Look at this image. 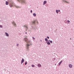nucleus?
Masks as SVG:
<instances>
[{"instance_id":"1a4fd4ad","label":"nucleus","mask_w":74,"mask_h":74,"mask_svg":"<svg viewBox=\"0 0 74 74\" xmlns=\"http://www.w3.org/2000/svg\"><path fill=\"white\" fill-rule=\"evenodd\" d=\"M37 66H38L39 67H41V65L40 64H38L37 65Z\"/></svg>"},{"instance_id":"7ed1b4c3","label":"nucleus","mask_w":74,"mask_h":74,"mask_svg":"<svg viewBox=\"0 0 74 74\" xmlns=\"http://www.w3.org/2000/svg\"><path fill=\"white\" fill-rule=\"evenodd\" d=\"M36 21L34 20V21H32V25H34L35 27H32V29H33V30H36V24L35 23Z\"/></svg>"},{"instance_id":"2eb2a0df","label":"nucleus","mask_w":74,"mask_h":74,"mask_svg":"<svg viewBox=\"0 0 74 74\" xmlns=\"http://www.w3.org/2000/svg\"><path fill=\"white\" fill-rule=\"evenodd\" d=\"M33 15L34 16H36V14L35 13H34L33 14Z\"/></svg>"},{"instance_id":"6e6552de","label":"nucleus","mask_w":74,"mask_h":74,"mask_svg":"<svg viewBox=\"0 0 74 74\" xmlns=\"http://www.w3.org/2000/svg\"><path fill=\"white\" fill-rule=\"evenodd\" d=\"M47 3V1H45L43 2V5H44L45 4H46Z\"/></svg>"},{"instance_id":"9b49d317","label":"nucleus","mask_w":74,"mask_h":74,"mask_svg":"<svg viewBox=\"0 0 74 74\" xmlns=\"http://www.w3.org/2000/svg\"><path fill=\"white\" fill-rule=\"evenodd\" d=\"M69 66L70 68H71L72 67V65L71 64H69Z\"/></svg>"},{"instance_id":"f03ea898","label":"nucleus","mask_w":74,"mask_h":74,"mask_svg":"<svg viewBox=\"0 0 74 74\" xmlns=\"http://www.w3.org/2000/svg\"><path fill=\"white\" fill-rule=\"evenodd\" d=\"M10 8H12L14 6H15L17 8H19L18 6L16 5L14 3V2L12 0H10Z\"/></svg>"},{"instance_id":"0eeeda50","label":"nucleus","mask_w":74,"mask_h":74,"mask_svg":"<svg viewBox=\"0 0 74 74\" xmlns=\"http://www.w3.org/2000/svg\"><path fill=\"white\" fill-rule=\"evenodd\" d=\"M24 62V59L23 58H22L21 61V64H22Z\"/></svg>"},{"instance_id":"aec40b11","label":"nucleus","mask_w":74,"mask_h":74,"mask_svg":"<svg viewBox=\"0 0 74 74\" xmlns=\"http://www.w3.org/2000/svg\"><path fill=\"white\" fill-rule=\"evenodd\" d=\"M50 43L52 44L53 43V41L52 40H51L50 41Z\"/></svg>"},{"instance_id":"f257e3e1","label":"nucleus","mask_w":74,"mask_h":74,"mask_svg":"<svg viewBox=\"0 0 74 74\" xmlns=\"http://www.w3.org/2000/svg\"><path fill=\"white\" fill-rule=\"evenodd\" d=\"M24 40L27 43V44L26 45V49L27 51H29V46H30V45H32V44H28L29 43V41L28 40V39L27 38H24Z\"/></svg>"},{"instance_id":"9d476101","label":"nucleus","mask_w":74,"mask_h":74,"mask_svg":"<svg viewBox=\"0 0 74 74\" xmlns=\"http://www.w3.org/2000/svg\"><path fill=\"white\" fill-rule=\"evenodd\" d=\"M62 1H63V2H66L67 3H69V2H67L66 1H65L64 0H62Z\"/></svg>"},{"instance_id":"f704fd0d","label":"nucleus","mask_w":74,"mask_h":74,"mask_svg":"<svg viewBox=\"0 0 74 74\" xmlns=\"http://www.w3.org/2000/svg\"><path fill=\"white\" fill-rule=\"evenodd\" d=\"M40 41H42V40H40Z\"/></svg>"},{"instance_id":"2f4dec72","label":"nucleus","mask_w":74,"mask_h":74,"mask_svg":"<svg viewBox=\"0 0 74 74\" xmlns=\"http://www.w3.org/2000/svg\"><path fill=\"white\" fill-rule=\"evenodd\" d=\"M48 42L47 41H46V43H47V42Z\"/></svg>"},{"instance_id":"423d86ee","label":"nucleus","mask_w":74,"mask_h":74,"mask_svg":"<svg viewBox=\"0 0 74 74\" xmlns=\"http://www.w3.org/2000/svg\"><path fill=\"white\" fill-rule=\"evenodd\" d=\"M23 27H25V28L26 29V31H27V30L28 29V27L26 25H24V26H23Z\"/></svg>"},{"instance_id":"ddd939ff","label":"nucleus","mask_w":74,"mask_h":74,"mask_svg":"<svg viewBox=\"0 0 74 74\" xmlns=\"http://www.w3.org/2000/svg\"><path fill=\"white\" fill-rule=\"evenodd\" d=\"M63 61L61 60L59 63V66L60 64H61V63Z\"/></svg>"},{"instance_id":"c85d7f7f","label":"nucleus","mask_w":74,"mask_h":74,"mask_svg":"<svg viewBox=\"0 0 74 74\" xmlns=\"http://www.w3.org/2000/svg\"><path fill=\"white\" fill-rule=\"evenodd\" d=\"M60 12V10H58V12Z\"/></svg>"},{"instance_id":"5701e85b","label":"nucleus","mask_w":74,"mask_h":74,"mask_svg":"<svg viewBox=\"0 0 74 74\" xmlns=\"http://www.w3.org/2000/svg\"><path fill=\"white\" fill-rule=\"evenodd\" d=\"M32 38L33 40H35V38H34V37H32Z\"/></svg>"},{"instance_id":"bb28decb","label":"nucleus","mask_w":74,"mask_h":74,"mask_svg":"<svg viewBox=\"0 0 74 74\" xmlns=\"http://www.w3.org/2000/svg\"><path fill=\"white\" fill-rule=\"evenodd\" d=\"M47 39H49V36H47Z\"/></svg>"},{"instance_id":"20e7f679","label":"nucleus","mask_w":74,"mask_h":74,"mask_svg":"<svg viewBox=\"0 0 74 74\" xmlns=\"http://www.w3.org/2000/svg\"><path fill=\"white\" fill-rule=\"evenodd\" d=\"M17 1L21 2L22 4L24 5L26 4V1L25 0H17Z\"/></svg>"},{"instance_id":"393cba45","label":"nucleus","mask_w":74,"mask_h":74,"mask_svg":"<svg viewBox=\"0 0 74 74\" xmlns=\"http://www.w3.org/2000/svg\"><path fill=\"white\" fill-rule=\"evenodd\" d=\"M32 10H31V11H30L31 13H32Z\"/></svg>"},{"instance_id":"b1692460","label":"nucleus","mask_w":74,"mask_h":74,"mask_svg":"<svg viewBox=\"0 0 74 74\" xmlns=\"http://www.w3.org/2000/svg\"><path fill=\"white\" fill-rule=\"evenodd\" d=\"M67 22L68 23H70V21H69V20H67Z\"/></svg>"},{"instance_id":"c9c22d12","label":"nucleus","mask_w":74,"mask_h":74,"mask_svg":"<svg viewBox=\"0 0 74 74\" xmlns=\"http://www.w3.org/2000/svg\"><path fill=\"white\" fill-rule=\"evenodd\" d=\"M56 65V64H55V65Z\"/></svg>"},{"instance_id":"7c9ffc66","label":"nucleus","mask_w":74,"mask_h":74,"mask_svg":"<svg viewBox=\"0 0 74 74\" xmlns=\"http://www.w3.org/2000/svg\"><path fill=\"white\" fill-rule=\"evenodd\" d=\"M25 34H27V32H26L25 33Z\"/></svg>"},{"instance_id":"f3484780","label":"nucleus","mask_w":74,"mask_h":74,"mask_svg":"<svg viewBox=\"0 0 74 74\" xmlns=\"http://www.w3.org/2000/svg\"><path fill=\"white\" fill-rule=\"evenodd\" d=\"M6 5H8V2H7V1H6Z\"/></svg>"},{"instance_id":"4468645a","label":"nucleus","mask_w":74,"mask_h":74,"mask_svg":"<svg viewBox=\"0 0 74 74\" xmlns=\"http://www.w3.org/2000/svg\"><path fill=\"white\" fill-rule=\"evenodd\" d=\"M47 44L48 45H50L51 44V43L50 42H48Z\"/></svg>"},{"instance_id":"f8f14e48","label":"nucleus","mask_w":74,"mask_h":74,"mask_svg":"<svg viewBox=\"0 0 74 74\" xmlns=\"http://www.w3.org/2000/svg\"><path fill=\"white\" fill-rule=\"evenodd\" d=\"M5 34H6V36L8 37L9 36V35H8V34L7 33V32L5 33Z\"/></svg>"},{"instance_id":"c756f323","label":"nucleus","mask_w":74,"mask_h":74,"mask_svg":"<svg viewBox=\"0 0 74 74\" xmlns=\"http://www.w3.org/2000/svg\"><path fill=\"white\" fill-rule=\"evenodd\" d=\"M50 41H51V40H48V41H49V42H50Z\"/></svg>"},{"instance_id":"dca6fc26","label":"nucleus","mask_w":74,"mask_h":74,"mask_svg":"<svg viewBox=\"0 0 74 74\" xmlns=\"http://www.w3.org/2000/svg\"><path fill=\"white\" fill-rule=\"evenodd\" d=\"M45 41H48V39H47V38H45Z\"/></svg>"},{"instance_id":"6ab92c4d","label":"nucleus","mask_w":74,"mask_h":74,"mask_svg":"<svg viewBox=\"0 0 74 74\" xmlns=\"http://www.w3.org/2000/svg\"><path fill=\"white\" fill-rule=\"evenodd\" d=\"M56 13H57V14H58V10H56Z\"/></svg>"},{"instance_id":"cd10ccee","label":"nucleus","mask_w":74,"mask_h":74,"mask_svg":"<svg viewBox=\"0 0 74 74\" xmlns=\"http://www.w3.org/2000/svg\"><path fill=\"white\" fill-rule=\"evenodd\" d=\"M0 27L1 28H2V26L0 25Z\"/></svg>"},{"instance_id":"72a5a7b5","label":"nucleus","mask_w":74,"mask_h":74,"mask_svg":"<svg viewBox=\"0 0 74 74\" xmlns=\"http://www.w3.org/2000/svg\"><path fill=\"white\" fill-rule=\"evenodd\" d=\"M70 39L71 40L72 39L71 38H70Z\"/></svg>"},{"instance_id":"39448f33","label":"nucleus","mask_w":74,"mask_h":74,"mask_svg":"<svg viewBox=\"0 0 74 74\" xmlns=\"http://www.w3.org/2000/svg\"><path fill=\"white\" fill-rule=\"evenodd\" d=\"M12 23L13 25H14L15 27H16V24L15 23L14 21H13L12 22Z\"/></svg>"},{"instance_id":"473e14b6","label":"nucleus","mask_w":74,"mask_h":74,"mask_svg":"<svg viewBox=\"0 0 74 74\" xmlns=\"http://www.w3.org/2000/svg\"><path fill=\"white\" fill-rule=\"evenodd\" d=\"M37 23L38 24V21L37 22Z\"/></svg>"},{"instance_id":"412c9836","label":"nucleus","mask_w":74,"mask_h":74,"mask_svg":"<svg viewBox=\"0 0 74 74\" xmlns=\"http://www.w3.org/2000/svg\"><path fill=\"white\" fill-rule=\"evenodd\" d=\"M27 63V61L25 62V65H26Z\"/></svg>"},{"instance_id":"a878e982","label":"nucleus","mask_w":74,"mask_h":74,"mask_svg":"<svg viewBox=\"0 0 74 74\" xmlns=\"http://www.w3.org/2000/svg\"><path fill=\"white\" fill-rule=\"evenodd\" d=\"M19 46V44H17L16 45V46L17 47H18V46Z\"/></svg>"},{"instance_id":"a211bd4d","label":"nucleus","mask_w":74,"mask_h":74,"mask_svg":"<svg viewBox=\"0 0 74 74\" xmlns=\"http://www.w3.org/2000/svg\"><path fill=\"white\" fill-rule=\"evenodd\" d=\"M32 66L33 67H35V65L34 64H32Z\"/></svg>"},{"instance_id":"4be33fe9","label":"nucleus","mask_w":74,"mask_h":74,"mask_svg":"<svg viewBox=\"0 0 74 74\" xmlns=\"http://www.w3.org/2000/svg\"><path fill=\"white\" fill-rule=\"evenodd\" d=\"M56 59V58H54L53 59V61H54V60H55Z\"/></svg>"}]
</instances>
